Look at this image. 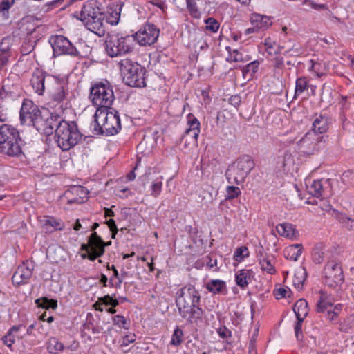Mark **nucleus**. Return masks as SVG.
<instances>
[{
	"label": "nucleus",
	"mask_w": 354,
	"mask_h": 354,
	"mask_svg": "<svg viewBox=\"0 0 354 354\" xmlns=\"http://www.w3.org/2000/svg\"><path fill=\"white\" fill-rule=\"evenodd\" d=\"M49 41L53 48L54 55H68L73 57L80 55V52L77 48L66 37L62 35L53 36Z\"/></svg>",
	"instance_id": "11"
},
{
	"label": "nucleus",
	"mask_w": 354,
	"mask_h": 354,
	"mask_svg": "<svg viewBox=\"0 0 354 354\" xmlns=\"http://www.w3.org/2000/svg\"><path fill=\"white\" fill-rule=\"evenodd\" d=\"M123 82L131 87L145 86V70L141 65L129 59H122L118 63Z\"/></svg>",
	"instance_id": "3"
},
{
	"label": "nucleus",
	"mask_w": 354,
	"mask_h": 354,
	"mask_svg": "<svg viewBox=\"0 0 354 354\" xmlns=\"http://www.w3.org/2000/svg\"><path fill=\"white\" fill-rule=\"evenodd\" d=\"M186 3L187 8L190 13L194 17H198L200 12L197 8L195 0H186Z\"/></svg>",
	"instance_id": "51"
},
{
	"label": "nucleus",
	"mask_w": 354,
	"mask_h": 354,
	"mask_svg": "<svg viewBox=\"0 0 354 354\" xmlns=\"http://www.w3.org/2000/svg\"><path fill=\"white\" fill-rule=\"evenodd\" d=\"M183 333L179 328L174 330V334L171 339V344L174 346H179L183 342Z\"/></svg>",
	"instance_id": "44"
},
{
	"label": "nucleus",
	"mask_w": 354,
	"mask_h": 354,
	"mask_svg": "<svg viewBox=\"0 0 354 354\" xmlns=\"http://www.w3.org/2000/svg\"><path fill=\"white\" fill-rule=\"evenodd\" d=\"M32 275V268H29L24 263L17 268L12 277V281L13 284L20 286L27 283Z\"/></svg>",
	"instance_id": "20"
},
{
	"label": "nucleus",
	"mask_w": 354,
	"mask_h": 354,
	"mask_svg": "<svg viewBox=\"0 0 354 354\" xmlns=\"http://www.w3.org/2000/svg\"><path fill=\"white\" fill-rule=\"evenodd\" d=\"M88 26V30L93 32L98 36H103L105 33V28L103 24V14L97 16V17L85 21Z\"/></svg>",
	"instance_id": "23"
},
{
	"label": "nucleus",
	"mask_w": 354,
	"mask_h": 354,
	"mask_svg": "<svg viewBox=\"0 0 354 354\" xmlns=\"http://www.w3.org/2000/svg\"><path fill=\"white\" fill-rule=\"evenodd\" d=\"M47 89L49 91L51 99L58 103L62 102L66 97V84L53 76L47 79Z\"/></svg>",
	"instance_id": "15"
},
{
	"label": "nucleus",
	"mask_w": 354,
	"mask_h": 354,
	"mask_svg": "<svg viewBox=\"0 0 354 354\" xmlns=\"http://www.w3.org/2000/svg\"><path fill=\"white\" fill-rule=\"evenodd\" d=\"M226 199H233L241 194V190L238 187L228 186L226 189Z\"/></svg>",
	"instance_id": "47"
},
{
	"label": "nucleus",
	"mask_w": 354,
	"mask_h": 354,
	"mask_svg": "<svg viewBox=\"0 0 354 354\" xmlns=\"http://www.w3.org/2000/svg\"><path fill=\"white\" fill-rule=\"evenodd\" d=\"M251 270H239L236 274V283L237 286L242 288H245L249 283V281H250V277L252 275Z\"/></svg>",
	"instance_id": "30"
},
{
	"label": "nucleus",
	"mask_w": 354,
	"mask_h": 354,
	"mask_svg": "<svg viewBox=\"0 0 354 354\" xmlns=\"http://www.w3.org/2000/svg\"><path fill=\"white\" fill-rule=\"evenodd\" d=\"M308 86V81L306 77L298 78L296 81L295 97L303 93Z\"/></svg>",
	"instance_id": "42"
},
{
	"label": "nucleus",
	"mask_w": 354,
	"mask_h": 354,
	"mask_svg": "<svg viewBox=\"0 0 354 354\" xmlns=\"http://www.w3.org/2000/svg\"><path fill=\"white\" fill-rule=\"evenodd\" d=\"M201 296L196 288L188 285L180 290V295L176 300L179 314L183 318L187 317L188 310L198 305L200 302Z\"/></svg>",
	"instance_id": "7"
},
{
	"label": "nucleus",
	"mask_w": 354,
	"mask_h": 354,
	"mask_svg": "<svg viewBox=\"0 0 354 354\" xmlns=\"http://www.w3.org/2000/svg\"><path fill=\"white\" fill-rule=\"evenodd\" d=\"M342 180L345 185H353L354 184V171L348 170L343 173Z\"/></svg>",
	"instance_id": "48"
},
{
	"label": "nucleus",
	"mask_w": 354,
	"mask_h": 354,
	"mask_svg": "<svg viewBox=\"0 0 354 354\" xmlns=\"http://www.w3.org/2000/svg\"><path fill=\"white\" fill-rule=\"evenodd\" d=\"M276 230L279 235L289 239L295 237L297 232L292 224L286 223L277 225Z\"/></svg>",
	"instance_id": "31"
},
{
	"label": "nucleus",
	"mask_w": 354,
	"mask_h": 354,
	"mask_svg": "<svg viewBox=\"0 0 354 354\" xmlns=\"http://www.w3.org/2000/svg\"><path fill=\"white\" fill-rule=\"evenodd\" d=\"M203 315V310L196 305L188 310L187 317L185 319H187L190 323H196L198 319H201Z\"/></svg>",
	"instance_id": "36"
},
{
	"label": "nucleus",
	"mask_w": 354,
	"mask_h": 354,
	"mask_svg": "<svg viewBox=\"0 0 354 354\" xmlns=\"http://www.w3.org/2000/svg\"><path fill=\"white\" fill-rule=\"evenodd\" d=\"M60 120L58 115H53L47 111L44 113L40 111L30 120V125L34 126L41 133L51 135Z\"/></svg>",
	"instance_id": "9"
},
{
	"label": "nucleus",
	"mask_w": 354,
	"mask_h": 354,
	"mask_svg": "<svg viewBox=\"0 0 354 354\" xmlns=\"http://www.w3.org/2000/svg\"><path fill=\"white\" fill-rule=\"evenodd\" d=\"M340 305L336 306L334 308V310H331V314L330 316H328V319L330 321L334 320L335 317L337 316L338 312L340 310Z\"/></svg>",
	"instance_id": "64"
},
{
	"label": "nucleus",
	"mask_w": 354,
	"mask_h": 354,
	"mask_svg": "<svg viewBox=\"0 0 354 354\" xmlns=\"http://www.w3.org/2000/svg\"><path fill=\"white\" fill-rule=\"evenodd\" d=\"M259 263L262 270L266 271L269 274H273L275 272L272 264L273 258L267 254L259 252L258 255Z\"/></svg>",
	"instance_id": "26"
},
{
	"label": "nucleus",
	"mask_w": 354,
	"mask_h": 354,
	"mask_svg": "<svg viewBox=\"0 0 354 354\" xmlns=\"http://www.w3.org/2000/svg\"><path fill=\"white\" fill-rule=\"evenodd\" d=\"M94 118L95 120L91 124L93 133L96 135H105V132L102 129V122H101V119L100 117H96L95 114L94 115Z\"/></svg>",
	"instance_id": "43"
},
{
	"label": "nucleus",
	"mask_w": 354,
	"mask_h": 354,
	"mask_svg": "<svg viewBox=\"0 0 354 354\" xmlns=\"http://www.w3.org/2000/svg\"><path fill=\"white\" fill-rule=\"evenodd\" d=\"M49 76L39 68L33 72L30 79V84L38 95H43L46 86L47 87V79Z\"/></svg>",
	"instance_id": "18"
},
{
	"label": "nucleus",
	"mask_w": 354,
	"mask_h": 354,
	"mask_svg": "<svg viewBox=\"0 0 354 354\" xmlns=\"http://www.w3.org/2000/svg\"><path fill=\"white\" fill-rule=\"evenodd\" d=\"M102 13L100 8L97 6V1L90 0L82 6L80 13V19L86 21L97 17V16L100 15Z\"/></svg>",
	"instance_id": "19"
},
{
	"label": "nucleus",
	"mask_w": 354,
	"mask_h": 354,
	"mask_svg": "<svg viewBox=\"0 0 354 354\" xmlns=\"http://www.w3.org/2000/svg\"><path fill=\"white\" fill-rule=\"evenodd\" d=\"M15 3V0H2L0 2V16H1L3 19H9V10Z\"/></svg>",
	"instance_id": "37"
},
{
	"label": "nucleus",
	"mask_w": 354,
	"mask_h": 354,
	"mask_svg": "<svg viewBox=\"0 0 354 354\" xmlns=\"http://www.w3.org/2000/svg\"><path fill=\"white\" fill-rule=\"evenodd\" d=\"M227 50L229 51L230 54L229 59H230L232 61L236 62L243 61V55L241 53H239L237 50H234L232 52H230V47H227Z\"/></svg>",
	"instance_id": "52"
},
{
	"label": "nucleus",
	"mask_w": 354,
	"mask_h": 354,
	"mask_svg": "<svg viewBox=\"0 0 354 354\" xmlns=\"http://www.w3.org/2000/svg\"><path fill=\"white\" fill-rule=\"evenodd\" d=\"M333 303L330 299H328L322 292L319 300L317 304V311L319 313H324L327 311L328 316L331 314Z\"/></svg>",
	"instance_id": "34"
},
{
	"label": "nucleus",
	"mask_w": 354,
	"mask_h": 354,
	"mask_svg": "<svg viewBox=\"0 0 354 354\" xmlns=\"http://www.w3.org/2000/svg\"><path fill=\"white\" fill-rule=\"evenodd\" d=\"M287 48L283 54L286 56H298L302 53L301 48L299 47V45L296 44L295 43H293L290 46H285L283 45H279L278 46V50L274 52V55H277L281 52V50H285Z\"/></svg>",
	"instance_id": "33"
},
{
	"label": "nucleus",
	"mask_w": 354,
	"mask_h": 354,
	"mask_svg": "<svg viewBox=\"0 0 354 354\" xmlns=\"http://www.w3.org/2000/svg\"><path fill=\"white\" fill-rule=\"evenodd\" d=\"M306 189L309 194L317 197H326L328 196V189L330 190V185L329 180H313L310 185H306Z\"/></svg>",
	"instance_id": "16"
},
{
	"label": "nucleus",
	"mask_w": 354,
	"mask_h": 354,
	"mask_svg": "<svg viewBox=\"0 0 354 354\" xmlns=\"http://www.w3.org/2000/svg\"><path fill=\"white\" fill-rule=\"evenodd\" d=\"M187 125L189 128L185 132V136L192 138L195 142H197V138L200 133V122L192 114L187 116Z\"/></svg>",
	"instance_id": "22"
},
{
	"label": "nucleus",
	"mask_w": 354,
	"mask_h": 354,
	"mask_svg": "<svg viewBox=\"0 0 354 354\" xmlns=\"http://www.w3.org/2000/svg\"><path fill=\"white\" fill-rule=\"evenodd\" d=\"M111 301V297L107 295H105L104 297L100 298L98 302H100V304L109 305Z\"/></svg>",
	"instance_id": "63"
},
{
	"label": "nucleus",
	"mask_w": 354,
	"mask_h": 354,
	"mask_svg": "<svg viewBox=\"0 0 354 354\" xmlns=\"http://www.w3.org/2000/svg\"><path fill=\"white\" fill-rule=\"evenodd\" d=\"M328 129V118L320 115L317 117L313 123V131L315 133H324Z\"/></svg>",
	"instance_id": "29"
},
{
	"label": "nucleus",
	"mask_w": 354,
	"mask_h": 354,
	"mask_svg": "<svg viewBox=\"0 0 354 354\" xmlns=\"http://www.w3.org/2000/svg\"><path fill=\"white\" fill-rule=\"evenodd\" d=\"M324 283L329 287L335 288L344 281L342 267L335 261L328 262L324 270Z\"/></svg>",
	"instance_id": "13"
},
{
	"label": "nucleus",
	"mask_w": 354,
	"mask_h": 354,
	"mask_svg": "<svg viewBox=\"0 0 354 354\" xmlns=\"http://www.w3.org/2000/svg\"><path fill=\"white\" fill-rule=\"evenodd\" d=\"M86 194L85 189L82 186L73 187L65 193L68 203H82Z\"/></svg>",
	"instance_id": "21"
},
{
	"label": "nucleus",
	"mask_w": 354,
	"mask_h": 354,
	"mask_svg": "<svg viewBox=\"0 0 354 354\" xmlns=\"http://www.w3.org/2000/svg\"><path fill=\"white\" fill-rule=\"evenodd\" d=\"M25 144L19 131L10 124L0 126V152L10 157H19L23 154L22 146Z\"/></svg>",
	"instance_id": "1"
},
{
	"label": "nucleus",
	"mask_w": 354,
	"mask_h": 354,
	"mask_svg": "<svg viewBox=\"0 0 354 354\" xmlns=\"http://www.w3.org/2000/svg\"><path fill=\"white\" fill-rule=\"evenodd\" d=\"M206 24V29L212 32H216L219 28L218 21L212 17H209L205 21Z\"/></svg>",
	"instance_id": "45"
},
{
	"label": "nucleus",
	"mask_w": 354,
	"mask_h": 354,
	"mask_svg": "<svg viewBox=\"0 0 354 354\" xmlns=\"http://www.w3.org/2000/svg\"><path fill=\"white\" fill-rule=\"evenodd\" d=\"M259 65V62L258 61H254L247 64L243 70L244 77H252L257 73Z\"/></svg>",
	"instance_id": "39"
},
{
	"label": "nucleus",
	"mask_w": 354,
	"mask_h": 354,
	"mask_svg": "<svg viewBox=\"0 0 354 354\" xmlns=\"http://www.w3.org/2000/svg\"><path fill=\"white\" fill-rule=\"evenodd\" d=\"M287 293V290L284 288H279L278 289L274 290V295L275 296L277 299H280L283 297H285Z\"/></svg>",
	"instance_id": "58"
},
{
	"label": "nucleus",
	"mask_w": 354,
	"mask_h": 354,
	"mask_svg": "<svg viewBox=\"0 0 354 354\" xmlns=\"http://www.w3.org/2000/svg\"><path fill=\"white\" fill-rule=\"evenodd\" d=\"M248 254L249 252L248 248L245 246H242L236 248L234 254V259L236 261H240L243 260L245 257H248Z\"/></svg>",
	"instance_id": "46"
},
{
	"label": "nucleus",
	"mask_w": 354,
	"mask_h": 354,
	"mask_svg": "<svg viewBox=\"0 0 354 354\" xmlns=\"http://www.w3.org/2000/svg\"><path fill=\"white\" fill-rule=\"evenodd\" d=\"M206 266L209 268L212 269L215 268L214 271H217L218 268H217V260L213 259L210 257H207Z\"/></svg>",
	"instance_id": "59"
},
{
	"label": "nucleus",
	"mask_w": 354,
	"mask_h": 354,
	"mask_svg": "<svg viewBox=\"0 0 354 354\" xmlns=\"http://www.w3.org/2000/svg\"><path fill=\"white\" fill-rule=\"evenodd\" d=\"M162 183L160 180H155L151 185L152 193L151 194L154 196H157L160 194L162 189Z\"/></svg>",
	"instance_id": "54"
},
{
	"label": "nucleus",
	"mask_w": 354,
	"mask_h": 354,
	"mask_svg": "<svg viewBox=\"0 0 354 354\" xmlns=\"http://www.w3.org/2000/svg\"><path fill=\"white\" fill-rule=\"evenodd\" d=\"M113 324L115 326H118L120 328H122L124 329H128V323L127 319L124 316L122 315H115L113 317Z\"/></svg>",
	"instance_id": "49"
},
{
	"label": "nucleus",
	"mask_w": 354,
	"mask_h": 354,
	"mask_svg": "<svg viewBox=\"0 0 354 354\" xmlns=\"http://www.w3.org/2000/svg\"><path fill=\"white\" fill-rule=\"evenodd\" d=\"M159 34L160 30L154 24L147 23L131 36L140 46H151L157 41Z\"/></svg>",
	"instance_id": "12"
},
{
	"label": "nucleus",
	"mask_w": 354,
	"mask_h": 354,
	"mask_svg": "<svg viewBox=\"0 0 354 354\" xmlns=\"http://www.w3.org/2000/svg\"><path fill=\"white\" fill-rule=\"evenodd\" d=\"M133 37L111 36L105 41V48L107 55L111 57H115L127 54L133 50Z\"/></svg>",
	"instance_id": "6"
},
{
	"label": "nucleus",
	"mask_w": 354,
	"mask_h": 354,
	"mask_svg": "<svg viewBox=\"0 0 354 354\" xmlns=\"http://www.w3.org/2000/svg\"><path fill=\"white\" fill-rule=\"evenodd\" d=\"M305 317H297V323L295 326V333L296 338L299 340L302 338V333H301V326L302 323Z\"/></svg>",
	"instance_id": "50"
},
{
	"label": "nucleus",
	"mask_w": 354,
	"mask_h": 354,
	"mask_svg": "<svg viewBox=\"0 0 354 354\" xmlns=\"http://www.w3.org/2000/svg\"><path fill=\"white\" fill-rule=\"evenodd\" d=\"M254 167L249 156H243L230 165L225 173L229 183L239 185L244 182L247 176Z\"/></svg>",
	"instance_id": "4"
},
{
	"label": "nucleus",
	"mask_w": 354,
	"mask_h": 354,
	"mask_svg": "<svg viewBox=\"0 0 354 354\" xmlns=\"http://www.w3.org/2000/svg\"><path fill=\"white\" fill-rule=\"evenodd\" d=\"M108 109H97L95 116L101 119L105 136H113L121 130L120 118L117 111Z\"/></svg>",
	"instance_id": "8"
},
{
	"label": "nucleus",
	"mask_w": 354,
	"mask_h": 354,
	"mask_svg": "<svg viewBox=\"0 0 354 354\" xmlns=\"http://www.w3.org/2000/svg\"><path fill=\"white\" fill-rule=\"evenodd\" d=\"M218 333L221 337L226 338L230 333V331H229L225 327L219 328L218 329Z\"/></svg>",
	"instance_id": "62"
},
{
	"label": "nucleus",
	"mask_w": 354,
	"mask_h": 354,
	"mask_svg": "<svg viewBox=\"0 0 354 354\" xmlns=\"http://www.w3.org/2000/svg\"><path fill=\"white\" fill-rule=\"evenodd\" d=\"M102 244V238L96 232L92 233L88 237V243H84L81 245V250L86 252V253L82 254V258L94 261L102 257L105 252V249L103 248Z\"/></svg>",
	"instance_id": "10"
},
{
	"label": "nucleus",
	"mask_w": 354,
	"mask_h": 354,
	"mask_svg": "<svg viewBox=\"0 0 354 354\" xmlns=\"http://www.w3.org/2000/svg\"><path fill=\"white\" fill-rule=\"evenodd\" d=\"M264 45L266 46V50L269 55H273L274 52H272V49L276 45V42L272 41L270 37L266 38L264 41Z\"/></svg>",
	"instance_id": "55"
},
{
	"label": "nucleus",
	"mask_w": 354,
	"mask_h": 354,
	"mask_svg": "<svg viewBox=\"0 0 354 354\" xmlns=\"http://www.w3.org/2000/svg\"><path fill=\"white\" fill-rule=\"evenodd\" d=\"M47 349L49 353L56 354L64 349V345L56 338H51L48 342Z\"/></svg>",
	"instance_id": "40"
},
{
	"label": "nucleus",
	"mask_w": 354,
	"mask_h": 354,
	"mask_svg": "<svg viewBox=\"0 0 354 354\" xmlns=\"http://www.w3.org/2000/svg\"><path fill=\"white\" fill-rule=\"evenodd\" d=\"M35 41H28V43H24L21 48V52L24 55L30 53L35 48Z\"/></svg>",
	"instance_id": "53"
},
{
	"label": "nucleus",
	"mask_w": 354,
	"mask_h": 354,
	"mask_svg": "<svg viewBox=\"0 0 354 354\" xmlns=\"http://www.w3.org/2000/svg\"><path fill=\"white\" fill-rule=\"evenodd\" d=\"M23 325L13 326L7 333L2 337V341L8 347H11L15 342L16 339H20L23 336L19 335V333Z\"/></svg>",
	"instance_id": "24"
},
{
	"label": "nucleus",
	"mask_w": 354,
	"mask_h": 354,
	"mask_svg": "<svg viewBox=\"0 0 354 354\" xmlns=\"http://www.w3.org/2000/svg\"><path fill=\"white\" fill-rule=\"evenodd\" d=\"M274 66L275 68L281 70L283 66V58L282 57H277L274 59Z\"/></svg>",
	"instance_id": "60"
},
{
	"label": "nucleus",
	"mask_w": 354,
	"mask_h": 354,
	"mask_svg": "<svg viewBox=\"0 0 354 354\" xmlns=\"http://www.w3.org/2000/svg\"><path fill=\"white\" fill-rule=\"evenodd\" d=\"M82 135L75 122H66L60 120L55 129V141L63 150L67 151L77 144Z\"/></svg>",
	"instance_id": "2"
},
{
	"label": "nucleus",
	"mask_w": 354,
	"mask_h": 354,
	"mask_svg": "<svg viewBox=\"0 0 354 354\" xmlns=\"http://www.w3.org/2000/svg\"><path fill=\"white\" fill-rule=\"evenodd\" d=\"M44 227L46 232H52L54 230H62L64 225L60 220H57L53 217H46L43 220Z\"/></svg>",
	"instance_id": "32"
},
{
	"label": "nucleus",
	"mask_w": 354,
	"mask_h": 354,
	"mask_svg": "<svg viewBox=\"0 0 354 354\" xmlns=\"http://www.w3.org/2000/svg\"><path fill=\"white\" fill-rule=\"evenodd\" d=\"M90 98L97 109H111L115 96L111 85L100 82L91 88Z\"/></svg>",
	"instance_id": "5"
},
{
	"label": "nucleus",
	"mask_w": 354,
	"mask_h": 354,
	"mask_svg": "<svg viewBox=\"0 0 354 354\" xmlns=\"http://www.w3.org/2000/svg\"><path fill=\"white\" fill-rule=\"evenodd\" d=\"M322 136L309 131L297 142L298 149L301 153L311 155L318 151L320 149V143Z\"/></svg>",
	"instance_id": "14"
},
{
	"label": "nucleus",
	"mask_w": 354,
	"mask_h": 354,
	"mask_svg": "<svg viewBox=\"0 0 354 354\" xmlns=\"http://www.w3.org/2000/svg\"><path fill=\"white\" fill-rule=\"evenodd\" d=\"M252 23L255 24L258 30H266L272 24V19L270 17L261 15L259 14L253 15L251 17Z\"/></svg>",
	"instance_id": "25"
},
{
	"label": "nucleus",
	"mask_w": 354,
	"mask_h": 354,
	"mask_svg": "<svg viewBox=\"0 0 354 354\" xmlns=\"http://www.w3.org/2000/svg\"><path fill=\"white\" fill-rule=\"evenodd\" d=\"M135 341V335H126L123 338L122 346H127L129 343H132Z\"/></svg>",
	"instance_id": "61"
},
{
	"label": "nucleus",
	"mask_w": 354,
	"mask_h": 354,
	"mask_svg": "<svg viewBox=\"0 0 354 354\" xmlns=\"http://www.w3.org/2000/svg\"><path fill=\"white\" fill-rule=\"evenodd\" d=\"M325 258V252L322 245H316L313 249V260L317 263H322Z\"/></svg>",
	"instance_id": "41"
},
{
	"label": "nucleus",
	"mask_w": 354,
	"mask_h": 354,
	"mask_svg": "<svg viewBox=\"0 0 354 354\" xmlns=\"http://www.w3.org/2000/svg\"><path fill=\"white\" fill-rule=\"evenodd\" d=\"M35 303L37 304L39 307L45 309H55L57 306V300L53 299H48L46 297L37 299H36Z\"/></svg>",
	"instance_id": "38"
},
{
	"label": "nucleus",
	"mask_w": 354,
	"mask_h": 354,
	"mask_svg": "<svg viewBox=\"0 0 354 354\" xmlns=\"http://www.w3.org/2000/svg\"><path fill=\"white\" fill-rule=\"evenodd\" d=\"M106 223L110 228V230L112 232V238L114 239L115 234L118 232V229L115 221L113 219H109V221H106Z\"/></svg>",
	"instance_id": "57"
},
{
	"label": "nucleus",
	"mask_w": 354,
	"mask_h": 354,
	"mask_svg": "<svg viewBox=\"0 0 354 354\" xmlns=\"http://www.w3.org/2000/svg\"><path fill=\"white\" fill-rule=\"evenodd\" d=\"M40 111L38 107L35 106L31 100H24L20 111L21 122L30 125V120Z\"/></svg>",
	"instance_id": "17"
},
{
	"label": "nucleus",
	"mask_w": 354,
	"mask_h": 354,
	"mask_svg": "<svg viewBox=\"0 0 354 354\" xmlns=\"http://www.w3.org/2000/svg\"><path fill=\"white\" fill-rule=\"evenodd\" d=\"M294 313L296 317H306L308 313V303L304 299H299L294 305Z\"/></svg>",
	"instance_id": "35"
},
{
	"label": "nucleus",
	"mask_w": 354,
	"mask_h": 354,
	"mask_svg": "<svg viewBox=\"0 0 354 354\" xmlns=\"http://www.w3.org/2000/svg\"><path fill=\"white\" fill-rule=\"evenodd\" d=\"M206 288L214 294H226L225 282L219 279H214L208 282Z\"/></svg>",
	"instance_id": "27"
},
{
	"label": "nucleus",
	"mask_w": 354,
	"mask_h": 354,
	"mask_svg": "<svg viewBox=\"0 0 354 354\" xmlns=\"http://www.w3.org/2000/svg\"><path fill=\"white\" fill-rule=\"evenodd\" d=\"M302 249L303 247L301 244L290 245L285 249L284 256L287 259L296 261L298 257L301 254Z\"/></svg>",
	"instance_id": "28"
},
{
	"label": "nucleus",
	"mask_w": 354,
	"mask_h": 354,
	"mask_svg": "<svg viewBox=\"0 0 354 354\" xmlns=\"http://www.w3.org/2000/svg\"><path fill=\"white\" fill-rule=\"evenodd\" d=\"M342 223L344 224L345 227L348 230H354V220L348 217H344Z\"/></svg>",
	"instance_id": "56"
}]
</instances>
